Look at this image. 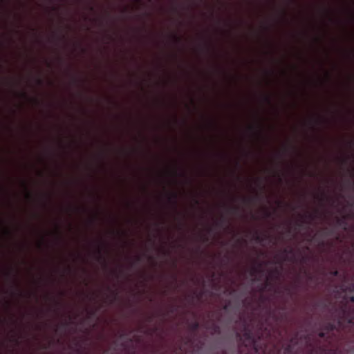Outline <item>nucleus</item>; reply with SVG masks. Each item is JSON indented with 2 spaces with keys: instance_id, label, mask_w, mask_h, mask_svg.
<instances>
[{
  "instance_id": "obj_6",
  "label": "nucleus",
  "mask_w": 354,
  "mask_h": 354,
  "mask_svg": "<svg viewBox=\"0 0 354 354\" xmlns=\"http://www.w3.org/2000/svg\"><path fill=\"white\" fill-rule=\"evenodd\" d=\"M298 337L299 334L298 333H296L293 337L290 338L288 344H292V345H293L294 347L296 348V346H297L299 344Z\"/></svg>"
},
{
  "instance_id": "obj_21",
  "label": "nucleus",
  "mask_w": 354,
  "mask_h": 354,
  "mask_svg": "<svg viewBox=\"0 0 354 354\" xmlns=\"http://www.w3.org/2000/svg\"><path fill=\"white\" fill-rule=\"evenodd\" d=\"M349 301L350 302H354V296L349 297Z\"/></svg>"
},
{
  "instance_id": "obj_33",
  "label": "nucleus",
  "mask_w": 354,
  "mask_h": 354,
  "mask_svg": "<svg viewBox=\"0 0 354 354\" xmlns=\"http://www.w3.org/2000/svg\"><path fill=\"white\" fill-rule=\"evenodd\" d=\"M325 196V194H322V200L323 199V198Z\"/></svg>"
},
{
  "instance_id": "obj_2",
  "label": "nucleus",
  "mask_w": 354,
  "mask_h": 354,
  "mask_svg": "<svg viewBox=\"0 0 354 354\" xmlns=\"http://www.w3.org/2000/svg\"><path fill=\"white\" fill-rule=\"evenodd\" d=\"M322 329L328 334L336 329V324L332 322H326L322 324Z\"/></svg>"
},
{
  "instance_id": "obj_32",
  "label": "nucleus",
  "mask_w": 354,
  "mask_h": 354,
  "mask_svg": "<svg viewBox=\"0 0 354 354\" xmlns=\"http://www.w3.org/2000/svg\"><path fill=\"white\" fill-rule=\"evenodd\" d=\"M250 129L251 130H253V129H254V127L251 126V127H250Z\"/></svg>"
},
{
  "instance_id": "obj_5",
  "label": "nucleus",
  "mask_w": 354,
  "mask_h": 354,
  "mask_svg": "<svg viewBox=\"0 0 354 354\" xmlns=\"http://www.w3.org/2000/svg\"><path fill=\"white\" fill-rule=\"evenodd\" d=\"M301 218H308L310 219V221L313 220L315 218V215L313 214H310V213H308L305 215H301ZM306 223L305 219H303L302 221H301L299 223H298V226L301 227L303 223Z\"/></svg>"
},
{
  "instance_id": "obj_14",
  "label": "nucleus",
  "mask_w": 354,
  "mask_h": 354,
  "mask_svg": "<svg viewBox=\"0 0 354 354\" xmlns=\"http://www.w3.org/2000/svg\"><path fill=\"white\" fill-rule=\"evenodd\" d=\"M97 254L98 259L103 260L104 261H105L104 258L103 257V256L102 254L101 249H100V248L97 249Z\"/></svg>"
},
{
  "instance_id": "obj_29",
  "label": "nucleus",
  "mask_w": 354,
  "mask_h": 354,
  "mask_svg": "<svg viewBox=\"0 0 354 354\" xmlns=\"http://www.w3.org/2000/svg\"><path fill=\"white\" fill-rule=\"evenodd\" d=\"M6 233L7 234H10V231H9V230H6Z\"/></svg>"
},
{
  "instance_id": "obj_36",
  "label": "nucleus",
  "mask_w": 354,
  "mask_h": 354,
  "mask_svg": "<svg viewBox=\"0 0 354 354\" xmlns=\"http://www.w3.org/2000/svg\"><path fill=\"white\" fill-rule=\"evenodd\" d=\"M137 261H140V257H137Z\"/></svg>"
},
{
  "instance_id": "obj_34",
  "label": "nucleus",
  "mask_w": 354,
  "mask_h": 354,
  "mask_svg": "<svg viewBox=\"0 0 354 354\" xmlns=\"http://www.w3.org/2000/svg\"><path fill=\"white\" fill-rule=\"evenodd\" d=\"M151 319H152V318H151V317H149V322H151Z\"/></svg>"
},
{
  "instance_id": "obj_39",
  "label": "nucleus",
  "mask_w": 354,
  "mask_h": 354,
  "mask_svg": "<svg viewBox=\"0 0 354 354\" xmlns=\"http://www.w3.org/2000/svg\"><path fill=\"white\" fill-rule=\"evenodd\" d=\"M141 0H136L137 2H140Z\"/></svg>"
},
{
  "instance_id": "obj_13",
  "label": "nucleus",
  "mask_w": 354,
  "mask_h": 354,
  "mask_svg": "<svg viewBox=\"0 0 354 354\" xmlns=\"http://www.w3.org/2000/svg\"><path fill=\"white\" fill-rule=\"evenodd\" d=\"M229 211L231 212V213H235L236 212H238L239 210V207L237 206H231L228 208Z\"/></svg>"
},
{
  "instance_id": "obj_30",
  "label": "nucleus",
  "mask_w": 354,
  "mask_h": 354,
  "mask_svg": "<svg viewBox=\"0 0 354 354\" xmlns=\"http://www.w3.org/2000/svg\"><path fill=\"white\" fill-rule=\"evenodd\" d=\"M195 203H196V205H198V200H195Z\"/></svg>"
},
{
  "instance_id": "obj_7",
  "label": "nucleus",
  "mask_w": 354,
  "mask_h": 354,
  "mask_svg": "<svg viewBox=\"0 0 354 354\" xmlns=\"http://www.w3.org/2000/svg\"><path fill=\"white\" fill-rule=\"evenodd\" d=\"M178 194L176 193H172L168 197L169 201L174 205V207L177 205Z\"/></svg>"
},
{
  "instance_id": "obj_19",
  "label": "nucleus",
  "mask_w": 354,
  "mask_h": 354,
  "mask_svg": "<svg viewBox=\"0 0 354 354\" xmlns=\"http://www.w3.org/2000/svg\"><path fill=\"white\" fill-rule=\"evenodd\" d=\"M174 38L175 41L178 43L180 42L181 40V39L177 36H174Z\"/></svg>"
},
{
  "instance_id": "obj_1",
  "label": "nucleus",
  "mask_w": 354,
  "mask_h": 354,
  "mask_svg": "<svg viewBox=\"0 0 354 354\" xmlns=\"http://www.w3.org/2000/svg\"><path fill=\"white\" fill-rule=\"evenodd\" d=\"M331 310L339 327L342 328L344 322L354 325V308L347 303L342 304L339 307L333 306Z\"/></svg>"
},
{
  "instance_id": "obj_35",
  "label": "nucleus",
  "mask_w": 354,
  "mask_h": 354,
  "mask_svg": "<svg viewBox=\"0 0 354 354\" xmlns=\"http://www.w3.org/2000/svg\"><path fill=\"white\" fill-rule=\"evenodd\" d=\"M352 156H353V155H351V156H348V158H351Z\"/></svg>"
},
{
  "instance_id": "obj_40",
  "label": "nucleus",
  "mask_w": 354,
  "mask_h": 354,
  "mask_svg": "<svg viewBox=\"0 0 354 354\" xmlns=\"http://www.w3.org/2000/svg\"><path fill=\"white\" fill-rule=\"evenodd\" d=\"M158 354H166V353H158Z\"/></svg>"
},
{
  "instance_id": "obj_4",
  "label": "nucleus",
  "mask_w": 354,
  "mask_h": 354,
  "mask_svg": "<svg viewBox=\"0 0 354 354\" xmlns=\"http://www.w3.org/2000/svg\"><path fill=\"white\" fill-rule=\"evenodd\" d=\"M269 238V236L267 234H260L257 231H256L253 234V239L257 243H262L265 241H266Z\"/></svg>"
},
{
  "instance_id": "obj_9",
  "label": "nucleus",
  "mask_w": 354,
  "mask_h": 354,
  "mask_svg": "<svg viewBox=\"0 0 354 354\" xmlns=\"http://www.w3.org/2000/svg\"><path fill=\"white\" fill-rule=\"evenodd\" d=\"M270 285V281L267 279L266 282L263 283H261L260 286H259V291L261 292H263Z\"/></svg>"
},
{
  "instance_id": "obj_22",
  "label": "nucleus",
  "mask_w": 354,
  "mask_h": 354,
  "mask_svg": "<svg viewBox=\"0 0 354 354\" xmlns=\"http://www.w3.org/2000/svg\"><path fill=\"white\" fill-rule=\"evenodd\" d=\"M37 82H38L39 84H42V81L40 79L37 80Z\"/></svg>"
},
{
  "instance_id": "obj_12",
  "label": "nucleus",
  "mask_w": 354,
  "mask_h": 354,
  "mask_svg": "<svg viewBox=\"0 0 354 354\" xmlns=\"http://www.w3.org/2000/svg\"><path fill=\"white\" fill-rule=\"evenodd\" d=\"M226 223V219L223 216H221L219 221L216 222V225L217 227H223Z\"/></svg>"
},
{
  "instance_id": "obj_18",
  "label": "nucleus",
  "mask_w": 354,
  "mask_h": 354,
  "mask_svg": "<svg viewBox=\"0 0 354 354\" xmlns=\"http://www.w3.org/2000/svg\"><path fill=\"white\" fill-rule=\"evenodd\" d=\"M293 252V250L292 249H290V250H288V249H284L283 250V252L286 253V254H292Z\"/></svg>"
},
{
  "instance_id": "obj_3",
  "label": "nucleus",
  "mask_w": 354,
  "mask_h": 354,
  "mask_svg": "<svg viewBox=\"0 0 354 354\" xmlns=\"http://www.w3.org/2000/svg\"><path fill=\"white\" fill-rule=\"evenodd\" d=\"M262 272H263V270H262V264L261 263H259L258 265V266L253 267L251 269L250 274L252 277H254V279H253L254 281H259V279L258 278H257V274L259 273H261Z\"/></svg>"
},
{
  "instance_id": "obj_26",
  "label": "nucleus",
  "mask_w": 354,
  "mask_h": 354,
  "mask_svg": "<svg viewBox=\"0 0 354 354\" xmlns=\"http://www.w3.org/2000/svg\"><path fill=\"white\" fill-rule=\"evenodd\" d=\"M348 144H349L350 147H351L353 145V142H349Z\"/></svg>"
},
{
  "instance_id": "obj_20",
  "label": "nucleus",
  "mask_w": 354,
  "mask_h": 354,
  "mask_svg": "<svg viewBox=\"0 0 354 354\" xmlns=\"http://www.w3.org/2000/svg\"><path fill=\"white\" fill-rule=\"evenodd\" d=\"M265 100H266V102H268L269 104L270 103V97L268 96H266L265 97Z\"/></svg>"
},
{
  "instance_id": "obj_10",
  "label": "nucleus",
  "mask_w": 354,
  "mask_h": 354,
  "mask_svg": "<svg viewBox=\"0 0 354 354\" xmlns=\"http://www.w3.org/2000/svg\"><path fill=\"white\" fill-rule=\"evenodd\" d=\"M318 337L322 339H326V341H329L330 339V336L328 335L324 330L318 333Z\"/></svg>"
},
{
  "instance_id": "obj_15",
  "label": "nucleus",
  "mask_w": 354,
  "mask_h": 354,
  "mask_svg": "<svg viewBox=\"0 0 354 354\" xmlns=\"http://www.w3.org/2000/svg\"><path fill=\"white\" fill-rule=\"evenodd\" d=\"M265 333L268 337H270L271 336V328L268 327H265Z\"/></svg>"
},
{
  "instance_id": "obj_28",
  "label": "nucleus",
  "mask_w": 354,
  "mask_h": 354,
  "mask_svg": "<svg viewBox=\"0 0 354 354\" xmlns=\"http://www.w3.org/2000/svg\"><path fill=\"white\" fill-rule=\"evenodd\" d=\"M324 231H325V233H326V234H328V230H327V228H325Z\"/></svg>"
},
{
  "instance_id": "obj_8",
  "label": "nucleus",
  "mask_w": 354,
  "mask_h": 354,
  "mask_svg": "<svg viewBox=\"0 0 354 354\" xmlns=\"http://www.w3.org/2000/svg\"><path fill=\"white\" fill-rule=\"evenodd\" d=\"M336 221L338 225L343 226L344 230L346 229L347 223L346 221L345 217L337 218Z\"/></svg>"
},
{
  "instance_id": "obj_37",
  "label": "nucleus",
  "mask_w": 354,
  "mask_h": 354,
  "mask_svg": "<svg viewBox=\"0 0 354 354\" xmlns=\"http://www.w3.org/2000/svg\"><path fill=\"white\" fill-rule=\"evenodd\" d=\"M326 75H327V77L329 78V74L327 73Z\"/></svg>"
},
{
  "instance_id": "obj_11",
  "label": "nucleus",
  "mask_w": 354,
  "mask_h": 354,
  "mask_svg": "<svg viewBox=\"0 0 354 354\" xmlns=\"http://www.w3.org/2000/svg\"><path fill=\"white\" fill-rule=\"evenodd\" d=\"M200 327L199 323L197 321H194L189 324V328L193 331H196Z\"/></svg>"
},
{
  "instance_id": "obj_23",
  "label": "nucleus",
  "mask_w": 354,
  "mask_h": 354,
  "mask_svg": "<svg viewBox=\"0 0 354 354\" xmlns=\"http://www.w3.org/2000/svg\"><path fill=\"white\" fill-rule=\"evenodd\" d=\"M21 95L24 97H27V94L26 93H21Z\"/></svg>"
},
{
  "instance_id": "obj_16",
  "label": "nucleus",
  "mask_w": 354,
  "mask_h": 354,
  "mask_svg": "<svg viewBox=\"0 0 354 354\" xmlns=\"http://www.w3.org/2000/svg\"><path fill=\"white\" fill-rule=\"evenodd\" d=\"M339 274V272L337 270H333L330 272V274L333 277H338Z\"/></svg>"
},
{
  "instance_id": "obj_27",
  "label": "nucleus",
  "mask_w": 354,
  "mask_h": 354,
  "mask_svg": "<svg viewBox=\"0 0 354 354\" xmlns=\"http://www.w3.org/2000/svg\"><path fill=\"white\" fill-rule=\"evenodd\" d=\"M250 200H251V198H244L245 201H250Z\"/></svg>"
},
{
  "instance_id": "obj_38",
  "label": "nucleus",
  "mask_w": 354,
  "mask_h": 354,
  "mask_svg": "<svg viewBox=\"0 0 354 354\" xmlns=\"http://www.w3.org/2000/svg\"><path fill=\"white\" fill-rule=\"evenodd\" d=\"M64 324L65 326H66V325L68 324V323H67V322H65Z\"/></svg>"
},
{
  "instance_id": "obj_24",
  "label": "nucleus",
  "mask_w": 354,
  "mask_h": 354,
  "mask_svg": "<svg viewBox=\"0 0 354 354\" xmlns=\"http://www.w3.org/2000/svg\"><path fill=\"white\" fill-rule=\"evenodd\" d=\"M26 196H27L28 198H30L31 197V194L29 192L27 193Z\"/></svg>"
},
{
  "instance_id": "obj_31",
  "label": "nucleus",
  "mask_w": 354,
  "mask_h": 354,
  "mask_svg": "<svg viewBox=\"0 0 354 354\" xmlns=\"http://www.w3.org/2000/svg\"><path fill=\"white\" fill-rule=\"evenodd\" d=\"M274 272L278 274V272H278V270H277V269H275V270H274Z\"/></svg>"
},
{
  "instance_id": "obj_17",
  "label": "nucleus",
  "mask_w": 354,
  "mask_h": 354,
  "mask_svg": "<svg viewBox=\"0 0 354 354\" xmlns=\"http://www.w3.org/2000/svg\"><path fill=\"white\" fill-rule=\"evenodd\" d=\"M265 216L266 218H270L271 216V212L268 210L265 211Z\"/></svg>"
},
{
  "instance_id": "obj_25",
  "label": "nucleus",
  "mask_w": 354,
  "mask_h": 354,
  "mask_svg": "<svg viewBox=\"0 0 354 354\" xmlns=\"http://www.w3.org/2000/svg\"><path fill=\"white\" fill-rule=\"evenodd\" d=\"M219 354H227V352L225 351H223L221 353Z\"/></svg>"
}]
</instances>
